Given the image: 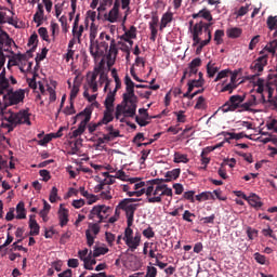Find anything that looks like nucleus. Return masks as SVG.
<instances>
[{"instance_id": "c03bdc74", "label": "nucleus", "mask_w": 277, "mask_h": 277, "mask_svg": "<svg viewBox=\"0 0 277 277\" xmlns=\"http://www.w3.org/2000/svg\"><path fill=\"white\" fill-rule=\"evenodd\" d=\"M150 118H144V117H140V116H136L135 117V122L138 127H148V124H150Z\"/></svg>"}, {"instance_id": "72a5a7b5", "label": "nucleus", "mask_w": 277, "mask_h": 277, "mask_svg": "<svg viewBox=\"0 0 277 277\" xmlns=\"http://www.w3.org/2000/svg\"><path fill=\"white\" fill-rule=\"evenodd\" d=\"M122 103H129V101H137V96L135 95V91H126L122 95Z\"/></svg>"}, {"instance_id": "13d9d810", "label": "nucleus", "mask_w": 277, "mask_h": 277, "mask_svg": "<svg viewBox=\"0 0 277 277\" xmlns=\"http://www.w3.org/2000/svg\"><path fill=\"white\" fill-rule=\"evenodd\" d=\"M174 116L177 118V122H185L187 117L185 116V110L174 111Z\"/></svg>"}, {"instance_id": "a211bd4d", "label": "nucleus", "mask_w": 277, "mask_h": 277, "mask_svg": "<svg viewBox=\"0 0 277 277\" xmlns=\"http://www.w3.org/2000/svg\"><path fill=\"white\" fill-rule=\"evenodd\" d=\"M114 103H116V90L108 92L104 102L105 109H108V111L114 110Z\"/></svg>"}, {"instance_id": "603ef678", "label": "nucleus", "mask_w": 277, "mask_h": 277, "mask_svg": "<svg viewBox=\"0 0 277 277\" xmlns=\"http://www.w3.org/2000/svg\"><path fill=\"white\" fill-rule=\"evenodd\" d=\"M77 94H79V84L75 83L71 88L69 101H74L77 98Z\"/></svg>"}, {"instance_id": "20e7f679", "label": "nucleus", "mask_w": 277, "mask_h": 277, "mask_svg": "<svg viewBox=\"0 0 277 277\" xmlns=\"http://www.w3.org/2000/svg\"><path fill=\"white\" fill-rule=\"evenodd\" d=\"M127 226L128 227L124 229L123 240L126 242V246H128V248L131 250V252H135V250L140 248L142 235H140V233H136L133 237V229L131 228V226L133 225H129V223H127Z\"/></svg>"}, {"instance_id": "c9c22d12", "label": "nucleus", "mask_w": 277, "mask_h": 277, "mask_svg": "<svg viewBox=\"0 0 277 277\" xmlns=\"http://www.w3.org/2000/svg\"><path fill=\"white\" fill-rule=\"evenodd\" d=\"M241 34H242L241 28L234 27V28L227 29L228 38H239Z\"/></svg>"}, {"instance_id": "49530a36", "label": "nucleus", "mask_w": 277, "mask_h": 277, "mask_svg": "<svg viewBox=\"0 0 277 277\" xmlns=\"http://www.w3.org/2000/svg\"><path fill=\"white\" fill-rule=\"evenodd\" d=\"M277 50V39L271 41L265 48L264 51H268V53H276Z\"/></svg>"}, {"instance_id": "7ed1b4c3", "label": "nucleus", "mask_w": 277, "mask_h": 277, "mask_svg": "<svg viewBox=\"0 0 277 277\" xmlns=\"http://www.w3.org/2000/svg\"><path fill=\"white\" fill-rule=\"evenodd\" d=\"M137 207H140V203H131V199H122L118 203V209H121V211L126 213L127 224H129V226H133V222H135Z\"/></svg>"}, {"instance_id": "f257e3e1", "label": "nucleus", "mask_w": 277, "mask_h": 277, "mask_svg": "<svg viewBox=\"0 0 277 277\" xmlns=\"http://www.w3.org/2000/svg\"><path fill=\"white\" fill-rule=\"evenodd\" d=\"M159 183H161V180L147 181L146 188H142L140 190L132 189L127 193V196H129V198H133V196L140 198V196H144L145 194L147 196L146 202H149V205H159L163 202V196H167L170 198L169 202H172V188L168 187V185H159Z\"/></svg>"}, {"instance_id": "bf43d9fd", "label": "nucleus", "mask_w": 277, "mask_h": 277, "mask_svg": "<svg viewBox=\"0 0 277 277\" xmlns=\"http://www.w3.org/2000/svg\"><path fill=\"white\" fill-rule=\"evenodd\" d=\"M260 41H261V36H259V35L254 36L249 43V50L254 51L256 43Z\"/></svg>"}, {"instance_id": "c85d7f7f", "label": "nucleus", "mask_w": 277, "mask_h": 277, "mask_svg": "<svg viewBox=\"0 0 277 277\" xmlns=\"http://www.w3.org/2000/svg\"><path fill=\"white\" fill-rule=\"evenodd\" d=\"M97 34H98V26L94 23H91L90 35H89L90 44H93L96 41Z\"/></svg>"}, {"instance_id": "338daca9", "label": "nucleus", "mask_w": 277, "mask_h": 277, "mask_svg": "<svg viewBox=\"0 0 277 277\" xmlns=\"http://www.w3.org/2000/svg\"><path fill=\"white\" fill-rule=\"evenodd\" d=\"M143 235L146 239H153V237H155V232L153 230V227H149L143 230Z\"/></svg>"}, {"instance_id": "680f3d73", "label": "nucleus", "mask_w": 277, "mask_h": 277, "mask_svg": "<svg viewBox=\"0 0 277 277\" xmlns=\"http://www.w3.org/2000/svg\"><path fill=\"white\" fill-rule=\"evenodd\" d=\"M50 202H57V187L53 186L49 197Z\"/></svg>"}, {"instance_id": "9b49d317", "label": "nucleus", "mask_w": 277, "mask_h": 277, "mask_svg": "<svg viewBox=\"0 0 277 277\" xmlns=\"http://www.w3.org/2000/svg\"><path fill=\"white\" fill-rule=\"evenodd\" d=\"M100 74H101V68L95 67L94 71L91 74H88L87 76V83H88V87L92 89V92H98V82H96V79L98 78Z\"/></svg>"}, {"instance_id": "58836bf2", "label": "nucleus", "mask_w": 277, "mask_h": 277, "mask_svg": "<svg viewBox=\"0 0 277 277\" xmlns=\"http://www.w3.org/2000/svg\"><path fill=\"white\" fill-rule=\"evenodd\" d=\"M214 42L216 44H222L224 42V30L217 29L214 32Z\"/></svg>"}, {"instance_id": "f3484780", "label": "nucleus", "mask_w": 277, "mask_h": 277, "mask_svg": "<svg viewBox=\"0 0 277 277\" xmlns=\"http://www.w3.org/2000/svg\"><path fill=\"white\" fill-rule=\"evenodd\" d=\"M58 220H60V226L64 228L69 222L68 220V209L64 208V205L60 206L58 209Z\"/></svg>"}, {"instance_id": "3c124183", "label": "nucleus", "mask_w": 277, "mask_h": 277, "mask_svg": "<svg viewBox=\"0 0 277 277\" xmlns=\"http://www.w3.org/2000/svg\"><path fill=\"white\" fill-rule=\"evenodd\" d=\"M38 34L40 38H42V40H44L45 42H49V30H47L45 27H40L38 29Z\"/></svg>"}, {"instance_id": "b1692460", "label": "nucleus", "mask_w": 277, "mask_h": 277, "mask_svg": "<svg viewBox=\"0 0 277 277\" xmlns=\"http://www.w3.org/2000/svg\"><path fill=\"white\" fill-rule=\"evenodd\" d=\"M114 121V110L105 109L104 116L101 121H98V124H109V122Z\"/></svg>"}, {"instance_id": "1a4fd4ad", "label": "nucleus", "mask_w": 277, "mask_h": 277, "mask_svg": "<svg viewBox=\"0 0 277 277\" xmlns=\"http://www.w3.org/2000/svg\"><path fill=\"white\" fill-rule=\"evenodd\" d=\"M137 103L138 100L122 102L124 107L123 116L124 118H135V114L137 111Z\"/></svg>"}, {"instance_id": "0e129e2a", "label": "nucleus", "mask_w": 277, "mask_h": 277, "mask_svg": "<svg viewBox=\"0 0 277 277\" xmlns=\"http://www.w3.org/2000/svg\"><path fill=\"white\" fill-rule=\"evenodd\" d=\"M212 31H208V34L206 35L207 39L206 40H201L199 42V45H201L202 49H205V47H207L210 42H211V39H212Z\"/></svg>"}, {"instance_id": "a878e982", "label": "nucleus", "mask_w": 277, "mask_h": 277, "mask_svg": "<svg viewBox=\"0 0 277 277\" xmlns=\"http://www.w3.org/2000/svg\"><path fill=\"white\" fill-rule=\"evenodd\" d=\"M83 25L72 26V37L77 39L78 44H81V36H83Z\"/></svg>"}, {"instance_id": "f03ea898", "label": "nucleus", "mask_w": 277, "mask_h": 277, "mask_svg": "<svg viewBox=\"0 0 277 277\" xmlns=\"http://www.w3.org/2000/svg\"><path fill=\"white\" fill-rule=\"evenodd\" d=\"M246 101V95H232L228 101L220 107L223 114H228V111H237L238 114H243V111H254L252 107H256V96L251 95L250 98Z\"/></svg>"}, {"instance_id": "e433bc0d", "label": "nucleus", "mask_w": 277, "mask_h": 277, "mask_svg": "<svg viewBox=\"0 0 277 277\" xmlns=\"http://www.w3.org/2000/svg\"><path fill=\"white\" fill-rule=\"evenodd\" d=\"M246 233L250 241H253V239H256V237H259V230L255 228H252L251 226L247 227Z\"/></svg>"}, {"instance_id": "e2e57ef3", "label": "nucleus", "mask_w": 277, "mask_h": 277, "mask_svg": "<svg viewBox=\"0 0 277 277\" xmlns=\"http://www.w3.org/2000/svg\"><path fill=\"white\" fill-rule=\"evenodd\" d=\"M145 277H157V267L147 266V272H146Z\"/></svg>"}, {"instance_id": "cd10ccee", "label": "nucleus", "mask_w": 277, "mask_h": 277, "mask_svg": "<svg viewBox=\"0 0 277 277\" xmlns=\"http://www.w3.org/2000/svg\"><path fill=\"white\" fill-rule=\"evenodd\" d=\"M16 213V220H25V217H27V213L25 211V203L23 201L17 203Z\"/></svg>"}, {"instance_id": "052dcab7", "label": "nucleus", "mask_w": 277, "mask_h": 277, "mask_svg": "<svg viewBox=\"0 0 277 277\" xmlns=\"http://www.w3.org/2000/svg\"><path fill=\"white\" fill-rule=\"evenodd\" d=\"M268 131H274V133H277V119H272L266 124Z\"/></svg>"}, {"instance_id": "7c9ffc66", "label": "nucleus", "mask_w": 277, "mask_h": 277, "mask_svg": "<svg viewBox=\"0 0 277 277\" xmlns=\"http://www.w3.org/2000/svg\"><path fill=\"white\" fill-rule=\"evenodd\" d=\"M196 200H198V202H202V200H215V197L213 196V193L211 192H203L199 195H196Z\"/></svg>"}, {"instance_id": "4be33fe9", "label": "nucleus", "mask_w": 277, "mask_h": 277, "mask_svg": "<svg viewBox=\"0 0 277 277\" xmlns=\"http://www.w3.org/2000/svg\"><path fill=\"white\" fill-rule=\"evenodd\" d=\"M193 18H205V21L211 23V21H213V15H211V11L202 9L198 13L193 14Z\"/></svg>"}, {"instance_id": "ea45409f", "label": "nucleus", "mask_w": 277, "mask_h": 277, "mask_svg": "<svg viewBox=\"0 0 277 277\" xmlns=\"http://www.w3.org/2000/svg\"><path fill=\"white\" fill-rule=\"evenodd\" d=\"M226 135L229 136L228 138H226V142H228V140H243V137H248L243 132H240V133L226 132Z\"/></svg>"}, {"instance_id": "2f4dec72", "label": "nucleus", "mask_w": 277, "mask_h": 277, "mask_svg": "<svg viewBox=\"0 0 277 277\" xmlns=\"http://www.w3.org/2000/svg\"><path fill=\"white\" fill-rule=\"evenodd\" d=\"M188 85V92H194V88H202L205 83L202 80L193 79L187 82Z\"/></svg>"}, {"instance_id": "09e8293b", "label": "nucleus", "mask_w": 277, "mask_h": 277, "mask_svg": "<svg viewBox=\"0 0 277 277\" xmlns=\"http://www.w3.org/2000/svg\"><path fill=\"white\" fill-rule=\"evenodd\" d=\"M254 259L256 261V263H259L260 265H266L267 263V258L259 252L254 253Z\"/></svg>"}, {"instance_id": "39448f33", "label": "nucleus", "mask_w": 277, "mask_h": 277, "mask_svg": "<svg viewBox=\"0 0 277 277\" xmlns=\"http://www.w3.org/2000/svg\"><path fill=\"white\" fill-rule=\"evenodd\" d=\"M82 116H84V119L79 123L78 130H80L82 133H85V127H88V123L90 120H92V107H85L82 111L77 114L74 117V124H77V120L82 118Z\"/></svg>"}, {"instance_id": "6ab92c4d", "label": "nucleus", "mask_w": 277, "mask_h": 277, "mask_svg": "<svg viewBox=\"0 0 277 277\" xmlns=\"http://www.w3.org/2000/svg\"><path fill=\"white\" fill-rule=\"evenodd\" d=\"M29 228H30L29 235L31 236L40 235V225H38V222L36 221V215L34 214L29 216Z\"/></svg>"}, {"instance_id": "473e14b6", "label": "nucleus", "mask_w": 277, "mask_h": 277, "mask_svg": "<svg viewBox=\"0 0 277 277\" xmlns=\"http://www.w3.org/2000/svg\"><path fill=\"white\" fill-rule=\"evenodd\" d=\"M174 163H189V158H187V155L185 154L175 153Z\"/></svg>"}, {"instance_id": "4c0bfd02", "label": "nucleus", "mask_w": 277, "mask_h": 277, "mask_svg": "<svg viewBox=\"0 0 277 277\" xmlns=\"http://www.w3.org/2000/svg\"><path fill=\"white\" fill-rule=\"evenodd\" d=\"M266 25L271 31H274V29L277 27V16H268Z\"/></svg>"}, {"instance_id": "4468645a", "label": "nucleus", "mask_w": 277, "mask_h": 277, "mask_svg": "<svg viewBox=\"0 0 277 277\" xmlns=\"http://www.w3.org/2000/svg\"><path fill=\"white\" fill-rule=\"evenodd\" d=\"M32 21L36 23L37 27L42 26L44 21H47V16H44V5L42 3L37 5V11L34 14Z\"/></svg>"}, {"instance_id": "aec40b11", "label": "nucleus", "mask_w": 277, "mask_h": 277, "mask_svg": "<svg viewBox=\"0 0 277 277\" xmlns=\"http://www.w3.org/2000/svg\"><path fill=\"white\" fill-rule=\"evenodd\" d=\"M247 201L249 202L250 207H253V209L259 210L261 207H263L261 197H259L256 194H251L249 197H247Z\"/></svg>"}, {"instance_id": "864d4df0", "label": "nucleus", "mask_w": 277, "mask_h": 277, "mask_svg": "<svg viewBox=\"0 0 277 277\" xmlns=\"http://www.w3.org/2000/svg\"><path fill=\"white\" fill-rule=\"evenodd\" d=\"M235 90H237V84L229 82L228 84L222 88L221 92H229V94H233Z\"/></svg>"}, {"instance_id": "774afa93", "label": "nucleus", "mask_w": 277, "mask_h": 277, "mask_svg": "<svg viewBox=\"0 0 277 277\" xmlns=\"http://www.w3.org/2000/svg\"><path fill=\"white\" fill-rule=\"evenodd\" d=\"M196 195V192L194 190H188V192H185L183 194V198H185V200H190V202H194V196Z\"/></svg>"}, {"instance_id": "ddd939ff", "label": "nucleus", "mask_w": 277, "mask_h": 277, "mask_svg": "<svg viewBox=\"0 0 277 277\" xmlns=\"http://www.w3.org/2000/svg\"><path fill=\"white\" fill-rule=\"evenodd\" d=\"M25 101V90L19 89L9 94V105H18Z\"/></svg>"}, {"instance_id": "5701e85b", "label": "nucleus", "mask_w": 277, "mask_h": 277, "mask_svg": "<svg viewBox=\"0 0 277 277\" xmlns=\"http://www.w3.org/2000/svg\"><path fill=\"white\" fill-rule=\"evenodd\" d=\"M116 55H118V48H116V39H111L107 54V60L111 62V60H116Z\"/></svg>"}, {"instance_id": "8fccbe9b", "label": "nucleus", "mask_w": 277, "mask_h": 277, "mask_svg": "<svg viewBox=\"0 0 277 277\" xmlns=\"http://www.w3.org/2000/svg\"><path fill=\"white\" fill-rule=\"evenodd\" d=\"M192 217H196V214L192 213L189 210H185L182 216V220H184V222H194V219Z\"/></svg>"}, {"instance_id": "2eb2a0df", "label": "nucleus", "mask_w": 277, "mask_h": 277, "mask_svg": "<svg viewBox=\"0 0 277 277\" xmlns=\"http://www.w3.org/2000/svg\"><path fill=\"white\" fill-rule=\"evenodd\" d=\"M3 66H5V55H3V53H0V70L3 68L0 74V88L5 90L6 88H9L10 82L5 79V68Z\"/></svg>"}, {"instance_id": "9d476101", "label": "nucleus", "mask_w": 277, "mask_h": 277, "mask_svg": "<svg viewBox=\"0 0 277 277\" xmlns=\"http://www.w3.org/2000/svg\"><path fill=\"white\" fill-rule=\"evenodd\" d=\"M212 25H213V23H211V22H209V23L199 22L193 26L192 34H193V36L200 37V36H202V31H203V34H206V36H207L209 34V31H211Z\"/></svg>"}, {"instance_id": "f8f14e48", "label": "nucleus", "mask_w": 277, "mask_h": 277, "mask_svg": "<svg viewBox=\"0 0 277 277\" xmlns=\"http://www.w3.org/2000/svg\"><path fill=\"white\" fill-rule=\"evenodd\" d=\"M181 176V169H173L171 171H168L166 173V179H154V181H160L159 184H154V187H157L158 185H168L163 183H170L171 181H176Z\"/></svg>"}, {"instance_id": "412c9836", "label": "nucleus", "mask_w": 277, "mask_h": 277, "mask_svg": "<svg viewBox=\"0 0 277 277\" xmlns=\"http://www.w3.org/2000/svg\"><path fill=\"white\" fill-rule=\"evenodd\" d=\"M115 179H119L120 181H128L131 185L138 183L140 181L137 177L129 179V175L123 170L117 171L115 174Z\"/></svg>"}, {"instance_id": "5fc2aeb1", "label": "nucleus", "mask_w": 277, "mask_h": 277, "mask_svg": "<svg viewBox=\"0 0 277 277\" xmlns=\"http://www.w3.org/2000/svg\"><path fill=\"white\" fill-rule=\"evenodd\" d=\"M48 92L50 94V103H55L57 101V94L55 93V89H53L52 87H48Z\"/></svg>"}, {"instance_id": "dca6fc26", "label": "nucleus", "mask_w": 277, "mask_h": 277, "mask_svg": "<svg viewBox=\"0 0 277 277\" xmlns=\"http://www.w3.org/2000/svg\"><path fill=\"white\" fill-rule=\"evenodd\" d=\"M265 66H267V55L262 54L251 64V69L256 72H263Z\"/></svg>"}, {"instance_id": "0eeeda50", "label": "nucleus", "mask_w": 277, "mask_h": 277, "mask_svg": "<svg viewBox=\"0 0 277 277\" xmlns=\"http://www.w3.org/2000/svg\"><path fill=\"white\" fill-rule=\"evenodd\" d=\"M111 213V207L102 205V206H94L89 214V220H94V215H97L100 222L107 219V215Z\"/></svg>"}, {"instance_id": "37998d69", "label": "nucleus", "mask_w": 277, "mask_h": 277, "mask_svg": "<svg viewBox=\"0 0 277 277\" xmlns=\"http://www.w3.org/2000/svg\"><path fill=\"white\" fill-rule=\"evenodd\" d=\"M124 84H126V91H135V82L131 80V77L126 76Z\"/></svg>"}, {"instance_id": "393cba45", "label": "nucleus", "mask_w": 277, "mask_h": 277, "mask_svg": "<svg viewBox=\"0 0 277 277\" xmlns=\"http://www.w3.org/2000/svg\"><path fill=\"white\" fill-rule=\"evenodd\" d=\"M173 18L174 15L172 13H164L161 17L160 29H166L168 27V24L172 23Z\"/></svg>"}, {"instance_id": "79ce46f5", "label": "nucleus", "mask_w": 277, "mask_h": 277, "mask_svg": "<svg viewBox=\"0 0 277 277\" xmlns=\"http://www.w3.org/2000/svg\"><path fill=\"white\" fill-rule=\"evenodd\" d=\"M195 109H207V100L205 96H199L195 105Z\"/></svg>"}, {"instance_id": "6e6552de", "label": "nucleus", "mask_w": 277, "mask_h": 277, "mask_svg": "<svg viewBox=\"0 0 277 277\" xmlns=\"http://www.w3.org/2000/svg\"><path fill=\"white\" fill-rule=\"evenodd\" d=\"M89 228L90 229L85 230V237L89 248H92V246H94V239H96V235L101 233V226L98 223H90Z\"/></svg>"}, {"instance_id": "bb28decb", "label": "nucleus", "mask_w": 277, "mask_h": 277, "mask_svg": "<svg viewBox=\"0 0 277 277\" xmlns=\"http://www.w3.org/2000/svg\"><path fill=\"white\" fill-rule=\"evenodd\" d=\"M207 75L210 79H213L215 77V74L220 71V67L215 66V63L209 62L207 64Z\"/></svg>"}, {"instance_id": "423d86ee", "label": "nucleus", "mask_w": 277, "mask_h": 277, "mask_svg": "<svg viewBox=\"0 0 277 277\" xmlns=\"http://www.w3.org/2000/svg\"><path fill=\"white\" fill-rule=\"evenodd\" d=\"M107 51H109V43H107V41L98 42V40H95L94 43L90 44V54L94 60H96L98 55H104Z\"/></svg>"}, {"instance_id": "de8ad7c7", "label": "nucleus", "mask_w": 277, "mask_h": 277, "mask_svg": "<svg viewBox=\"0 0 277 277\" xmlns=\"http://www.w3.org/2000/svg\"><path fill=\"white\" fill-rule=\"evenodd\" d=\"M228 75H230V69H223L221 70L215 79H214V82L216 83V81H221V79H226V77H228Z\"/></svg>"}, {"instance_id": "a19ab883", "label": "nucleus", "mask_w": 277, "mask_h": 277, "mask_svg": "<svg viewBox=\"0 0 277 277\" xmlns=\"http://www.w3.org/2000/svg\"><path fill=\"white\" fill-rule=\"evenodd\" d=\"M123 36H126V38L135 40V38H137V28H135V26H131L130 29L123 34Z\"/></svg>"}, {"instance_id": "69168bd1", "label": "nucleus", "mask_w": 277, "mask_h": 277, "mask_svg": "<svg viewBox=\"0 0 277 277\" xmlns=\"http://www.w3.org/2000/svg\"><path fill=\"white\" fill-rule=\"evenodd\" d=\"M130 186L132 187V190L134 192H140V189H142V187H146V182H136L134 184L130 183Z\"/></svg>"}, {"instance_id": "a18cd8bd", "label": "nucleus", "mask_w": 277, "mask_h": 277, "mask_svg": "<svg viewBox=\"0 0 277 277\" xmlns=\"http://www.w3.org/2000/svg\"><path fill=\"white\" fill-rule=\"evenodd\" d=\"M70 105L67 106L63 113L65 114V116H72L74 114H77V110H75V102L74 101H69Z\"/></svg>"}, {"instance_id": "f704fd0d", "label": "nucleus", "mask_w": 277, "mask_h": 277, "mask_svg": "<svg viewBox=\"0 0 277 277\" xmlns=\"http://www.w3.org/2000/svg\"><path fill=\"white\" fill-rule=\"evenodd\" d=\"M107 252H109V248L107 247H95L93 251V259H97V256L107 254Z\"/></svg>"}, {"instance_id": "c756f323", "label": "nucleus", "mask_w": 277, "mask_h": 277, "mask_svg": "<svg viewBox=\"0 0 277 277\" xmlns=\"http://www.w3.org/2000/svg\"><path fill=\"white\" fill-rule=\"evenodd\" d=\"M118 14H120L119 11H116L111 9L108 14L104 15L105 21H108V23H116L118 21Z\"/></svg>"}, {"instance_id": "4d7b16f0", "label": "nucleus", "mask_w": 277, "mask_h": 277, "mask_svg": "<svg viewBox=\"0 0 277 277\" xmlns=\"http://www.w3.org/2000/svg\"><path fill=\"white\" fill-rule=\"evenodd\" d=\"M39 174L42 177V181H44V183L51 181V173L49 172V170H40Z\"/></svg>"}, {"instance_id": "6e6d98bb", "label": "nucleus", "mask_w": 277, "mask_h": 277, "mask_svg": "<svg viewBox=\"0 0 277 277\" xmlns=\"http://www.w3.org/2000/svg\"><path fill=\"white\" fill-rule=\"evenodd\" d=\"M201 66L202 60H200V57L194 58L188 65L189 68H200Z\"/></svg>"}]
</instances>
